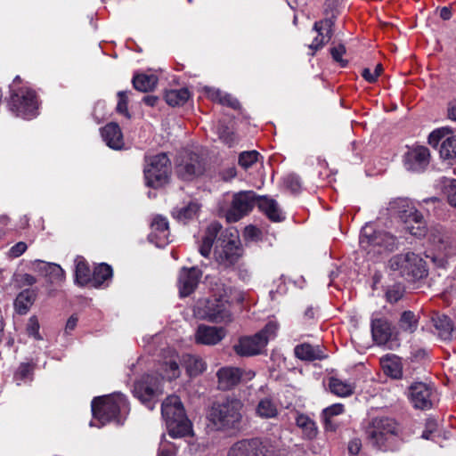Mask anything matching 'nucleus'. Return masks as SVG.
Wrapping results in <instances>:
<instances>
[{
    "instance_id": "3c124183",
    "label": "nucleus",
    "mask_w": 456,
    "mask_h": 456,
    "mask_svg": "<svg viewBox=\"0 0 456 456\" xmlns=\"http://www.w3.org/2000/svg\"><path fill=\"white\" fill-rule=\"evenodd\" d=\"M284 184L292 192H298L301 189V179L296 174H289L284 177Z\"/></svg>"
},
{
    "instance_id": "69168bd1",
    "label": "nucleus",
    "mask_w": 456,
    "mask_h": 456,
    "mask_svg": "<svg viewBox=\"0 0 456 456\" xmlns=\"http://www.w3.org/2000/svg\"><path fill=\"white\" fill-rule=\"evenodd\" d=\"M205 92L207 94V96L213 102H218L220 101V98L222 96L223 92L219 89L211 88V87H206Z\"/></svg>"
},
{
    "instance_id": "72a5a7b5",
    "label": "nucleus",
    "mask_w": 456,
    "mask_h": 456,
    "mask_svg": "<svg viewBox=\"0 0 456 456\" xmlns=\"http://www.w3.org/2000/svg\"><path fill=\"white\" fill-rule=\"evenodd\" d=\"M384 372L393 379H399L403 376L402 365L397 356L387 354L381 358Z\"/></svg>"
},
{
    "instance_id": "4be33fe9",
    "label": "nucleus",
    "mask_w": 456,
    "mask_h": 456,
    "mask_svg": "<svg viewBox=\"0 0 456 456\" xmlns=\"http://www.w3.org/2000/svg\"><path fill=\"white\" fill-rule=\"evenodd\" d=\"M428 240L438 251L445 256L452 253L453 238L451 233L443 227H432L428 233Z\"/></svg>"
},
{
    "instance_id": "a211bd4d",
    "label": "nucleus",
    "mask_w": 456,
    "mask_h": 456,
    "mask_svg": "<svg viewBox=\"0 0 456 456\" xmlns=\"http://www.w3.org/2000/svg\"><path fill=\"white\" fill-rule=\"evenodd\" d=\"M202 272L196 266L183 267L178 275V288L180 296L184 297L191 295L197 288Z\"/></svg>"
},
{
    "instance_id": "dca6fc26",
    "label": "nucleus",
    "mask_w": 456,
    "mask_h": 456,
    "mask_svg": "<svg viewBox=\"0 0 456 456\" xmlns=\"http://www.w3.org/2000/svg\"><path fill=\"white\" fill-rule=\"evenodd\" d=\"M227 456H271V452L259 438L243 439L232 445Z\"/></svg>"
},
{
    "instance_id": "412c9836",
    "label": "nucleus",
    "mask_w": 456,
    "mask_h": 456,
    "mask_svg": "<svg viewBox=\"0 0 456 456\" xmlns=\"http://www.w3.org/2000/svg\"><path fill=\"white\" fill-rule=\"evenodd\" d=\"M429 157V150L427 147L419 146L408 151L405 156L404 166L407 170L421 172L428 165Z\"/></svg>"
},
{
    "instance_id": "7c9ffc66",
    "label": "nucleus",
    "mask_w": 456,
    "mask_h": 456,
    "mask_svg": "<svg viewBox=\"0 0 456 456\" xmlns=\"http://www.w3.org/2000/svg\"><path fill=\"white\" fill-rule=\"evenodd\" d=\"M256 414L261 419H275L279 415L277 403L270 396L261 398L256 406Z\"/></svg>"
},
{
    "instance_id": "09e8293b",
    "label": "nucleus",
    "mask_w": 456,
    "mask_h": 456,
    "mask_svg": "<svg viewBox=\"0 0 456 456\" xmlns=\"http://www.w3.org/2000/svg\"><path fill=\"white\" fill-rule=\"evenodd\" d=\"M34 371V365L29 362L21 363L17 369L14 379L19 381L18 385H20V381H25L26 379H32V375Z\"/></svg>"
},
{
    "instance_id": "aec40b11",
    "label": "nucleus",
    "mask_w": 456,
    "mask_h": 456,
    "mask_svg": "<svg viewBox=\"0 0 456 456\" xmlns=\"http://www.w3.org/2000/svg\"><path fill=\"white\" fill-rule=\"evenodd\" d=\"M388 210L404 223H410L412 218H420V213L415 208L411 201L407 198H397L388 204Z\"/></svg>"
},
{
    "instance_id": "774afa93",
    "label": "nucleus",
    "mask_w": 456,
    "mask_h": 456,
    "mask_svg": "<svg viewBox=\"0 0 456 456\" xmlns=\"http://www.w3.org/2000/svg\"><path fill=\"white\" fill-rule=\"evenodd\" d=\"M77 317L75 316V315H71L68 321H67V323H66V326H65V331L67 333L74 330V329L76 328L77 326Z\"/></svg>"
},
{
    "instance_id": "bb28decb",
    "label": "nucleus",
    "mask_w": 456,
    "mask_h": 456,
    "mask_svg": "<svg viewBox=\"0 0 456 456\" xmlns=\"http://www.w3.org/2000/svg\"><path fill=\"white\" fill-rule=\"evenodd\" d=\"M370 326L373 340L378 345L387 344L392 336L391 323L386 319L379 318L372 320Z\"/></svg>"
},
{
    "instance_id": "864d4df0",
    "label": "nucleus",
    "mask_w": 456,
    "mask_h": 456,
    "mask_svg": "<svg viewBox=\"0 0 456 456\" xmlns=\"http://www.w3.org/2000/svg\"><path fill=\"white\" fill-rule=\"evenodd\" d=\"M346 53V47L343 45H338L330 49V54L333 60L339 63L341 67L347 65V61L343 59V55Z\"/></svg>"
},
{
    "instance_id": "bf43d9fd",
    "label": "nucleus",
    "mask_w": 456,
    "mask_h": 456,
    "mask_svg": "<svg viewBox=\"0 0 456 456\" xmlns=\"http://www.w3.org/2000/svg\"><path fill=\"white\" fill-rule=\"evenodd\" d=\"M39 328L40 326L37 318L36 316H31L27 325V331L28 335L33 336L37 340L41 339Z\"/></svg>"
},
{
    "instance_id": "473e14b6",
    "label": "nucleus",
    "mask_w": 456,
    "mask_h": 456,
    "mask_svg": "<svg viewBox=\"0 0 456 456\" xmlns=\"http://www.w3.org/2000/svg\"><path fill=\"white\" fill-rule=\"evenodd\" d=\"M221 230L222 225L217 222L211 223L208 226L206 234L203 237L202 243L200 247V253L201 256L208 257L210 255L214 240Z\"/></svg>"
},
{
    "instance_id": "79ce46f5",
    "label": "nucleus",
    "mask_w": 456,
    "mask_h": 456,
    "mask_svg": "<svg viewBox=\"0 0 456 456\" xmlns=\"http://www.w3.org/2000/svg\"><path fill=\"white\" fill-rule=\"evenodd\" d=\"M189 97L190 92L187 88L169 90L165 94L167 103L173 107L183 105Z\"/></svg>"
},
{
    "instance_id": "e2e57ef3",
    "label": "nucleus",
    "mask_w": 456,
    "mask_h": 456,
    "mask_svg": "<svg viewBox=\"0 0 456 456\" xmlns=\"http://www.w3.org/2000/svg\"><path fill=\"white\" fill-rule=\"evenodd\" d=\"M362 449V441L359 438H353L348 442L347 450L351 456H356Z\"/></svg>"
},
{
    "instance_id": "2f4dec72",
    "label": "nucleus",
    "mask_w": 456,
    "mask_h": 456,
    "mask_svg": "<svg viewBox=\"0 0 456 456\" xmlns=\"http://www.w3.org/2000/svg\"><path fill=\"white\" fill-rule=\"evenodd\" d=\"M258 208L273 222H281L284 219L278 203L273 199L267 197L259 198Z\"/></svg>"
},
{
    "instance_id": "f03ea898",
    "label": "nucleus",
    "mask_w": 456,
    "mask_h": 456,
    "mask_svg": "<svg viewBox=\"0 0 456 456\" xmlns=\"http://www.w3.org/2000/svg\"><path fill=\"white\" fill-rule=\"evenodd\" d=\"M161 414L171 437L179 438L192 434L191 423L177 395H170L164 400L161 404Z\"/></svg>"
},
{
    "instance_id": "423d86ee",
    "label": "nucleus",
    "mask_w": 456,
    "mask_h": 456,
    "mask_svg": "<svg viewBox=\"0 0 456 456\" xmlns=\"http://www.w3.org/2000/svg\"><path fill=\"white\" fill-rule=\"evenodd\" d=\"M388 266L393 272L409 281L420 280L428 274L425 261L413 252L392 256Z\"/></svg>"
},
{
    "instance_id": "6e6552de",
    "label": "nucleus",
    "mask_w": 456,
    "mask_h": 456,
    "mask_svg": "<svg viewBox=\"0 0 456 456\" xmlns=\"http://www.w3.org/2000/svg\"><path fill=\"white\" fill-rule=\"evenodd\" d=\"M8 107L15 116L31 119L38 115L39 103L35 91L22 87L12 89Z\"/></svg>"
},
{
    "instance_id": "603ef678",
    "label": "nucleus",
    "mask_w": 456,
    "mask_h": 456,
    "mask_svg": "<svg viewBox=\"0 0 456 456\" xmlns=\"http://www.w3.org/2000/svg\"><path fill=\"white\" fill-rule=\"evenodd\" d=\"M118 102L117 105V111L120 114H123L126 118H130V114L128 111L127 104L128 99L126 91H119L118 93Z\"/></svg>"
},
{
    "instance_id": "4d7b16f0",
    "label": "nucleus",
    "mask_w": 456,
    "mask_h": 456,
    "mask_svg": "<svg viewBox=\"0 0 456 456\" xmlns=\"http://www.w3.org/2000/svg\"><path fill=\"white\" fill-rule=\"evenodd\" d=\"M437 427L438 424L435 419H428L421 437L426 440L433 439V434L437 431Z\"/></svg>"
},
{
    "instance_id": "58836bf2",
    "label": "nucleus",
    "mask_w": 456,
    "mask_h": 456,
    "mask_svg": "<svg viewBox=\"0 0 456 456\" xmlns=\"http://www.w3.org/2000/svg\"><path fill=\"white\" fill-rule=\"evenodd\" d=\"M132 83L136 90L147 93L156 87L158 77L154 75L140 74L134 77Z\"/></svg>"
},
{
    "instance_id": "a19ab883",
    "label": "nucleus",
    "mask_w": 456,
    "mask_h": 456,
    "mask_svg": "<svg viewBox=\"0 0 456 456\" xmlns=\"http://www.w3.org/2000/svg\"><path fill=\"white\" fill-rule=\"evenodd\" d=\"M398 325L403 331L412 334L418 328L419 317L411 311H404L400 316Z\"/></svg>"
},
{
    "instance_id": "de8ad7c7",
    "label": "nucleus",
    "mask_w": 456,
    "mask_h": 456,
    "mask_svg": "<svg viewBox=\"0 0 456 456\" xmlns=\"http://www.w3.org/2000/svg\"><path fill=\"white\" fill-rule=\"evenodd\" d=\"M162 370L164 372V378L171 380L176 379L180 375L179 365L177 360L171 358L169 361H166L162 364Z\"/></svg>"
},
{
    "instance_id": "1a4fd4ad",
    "label": "nucleus",
    "mask_w": 456,
    "mask_h": 456,
    "mask_svg": "<svg viewBox=\"0 0 456 456\" xmlns=\"http://www.w3.org/2000/svg\"><path fill=\"white\" fill-rule=\"evenodd\" d=\"M400 425L393 418L379 416L370 422L366 435L369 442L377 448H382L388 440L400 433Z\"/></svg>"
},
{
    "instance_id": "338daca9",
    "label": "nucleus",
    "mask_w": 456,
    "mask_h": 456,
    "mask_svg": "<svg viewBox=\"0 0 456 456\" xmlns=\"http://www.w3.org/2000/svg\"><path fill=\"white\" fill-rule=\"evenodd\" d=\"M220 176L223 181H230L234 178L237 175L236 168L234 167H230L220 172Z\"/></svg>"
},
{
    "instance_id": "39448f33",
    "label": "nucleus",
    "mask_w": 456,
    "mask_h": 456,
    "mask_svg": "<svg viewBox=\"0 0 456 456\" xmlns=\"http://www.w3.org/2000/svg\"><path fill=\"white\" fill-rule=\"evenodd\" d=\"M195 314L215 323H230L232 322L231 303L226 296L215 297L200 300L195 306Z\"/></svg>"
},
{
    "instance_id": "6e6d98bb",
    "label": "nucleus",
    "mask_w": 456,
    "mask_h": 456,
    "mask_svg": "<svg viewBox=\"0 0 456 456\" xmlns=\"http://www.w3.org/2000/svg\"><path fill=\"white\" fill-rule=\"evenodd\" d=\"M403 295V289L401 285H394L387 290V299L390 303H396L402 298Z\"/></svg>"
},
{
    "instance_id": "0eeeda50",
    "label": "nucleus",
    "mask_w": 456,
    "mask_h": 456,
    "mask_svg": "<svg viewBox=\"0 0 456 456\" xmlns=\"http://www.w3.org/2000/svg\"><path fill=\"white\" fill-rule=\"evenodd\" d=\"M278 327L276 322H269L254 336L240 338L238 343L233 346L234 352L240 356H252L261 354L269 340L276 337Z\"/></svg>"
},
{
    "instance_id": "c85d7f7f",
    "label": "nucleus",
    "mask_w": 456,
    "mask_h": 456,
    "mask_svg": "<svg viewBox=\"0 0 456 456\" xmlns=\"http://www.w3.org/2000/svg\"><path fill=\"white\" fill-rule=\"evenodd\" d=\"M34 265L38 271L48 277L51 283L61 282L65 278L63 269L57 264L36 260Z\"/></svg>"
},
{
    "instance_id": "680f3d73",
    "label": "nucleus",
    "mask_w": 456,
    "mask_h": 456,
    "mask_svg": "<svg viewBox=\"0 0 456 456\" xmlns=\"http://www.w3.org/2000/svg\"><path fill=\"white\" fill-rule=\"evenodd\" d=\"M176 447L170 443H161L157 456H175Z\"/></svg>"
},
{
    "instance_id": "f704fd0d",
    "label": "nucleus",
    "mask_w": 456,
    "mask_h": 456,
    "mask_svg": "<svg viewBox=\"0 0 456 456\" xmlns=\"http://www.w3.org/2000/svg\"><path fill=\"white\" fill-rule=\"evenodd\" d=\"M75 264V282L80 286L90 283L92 273L87 262L83 257L77 256Z\"/></svg>"
},
{
    "instance_id": "c9c22d12",
    "label": "nucleus",
    "mask_w": 456,
    "mask_h": 456,
    "mask_svg": "<svg viewBox=\"0 0 456 456\" xmlns=\"http://www.w3.org/2000/svg\"><path fill=\"white\" fill-rule=\"evenodd\" d=\"M295 420L296 425L302 430L305 438L314 439L317 436L316 424L310 417L303 413H297Z\"/></svg>"
},
{
    "instance_id": "f3484780",
    "label": "nucleus",
    "mask_w": 456,
    "mask_h": 456,
    "mask_svg": "<svg viewBox=\"0 0 456 456\" xmlns=\"http://www.w3.org/2000/svg\"><path fill=\"white\" fill-rule=\"evenodd\" d=\"M432 388L424 382H415L409 387V398L416 409L427 410L432 407Z\"/></svg>"
},
{
    "instance_id": "a878e982",
    "label": "nucleus",
    "mask_w": 456,
    "mask_h": 456,
    "mask_svg": "<svg viewBox=\"0 0 456 456\" xmlns=\"http://www.w3.org/2000/svg\"><path fill=\"white\" fill-rule=\"evenodd\" d=\"M106 144L113 150H121L124 146L123 134L117 123H109L101 130Z\"/></svg>"
},
{
    "instance_id": "2eb2a0df",
    "label": "nucleus",
    "mask_w": 456,
    "mask_h": 456,
    "mask_svg": "<svg viewBox=\"0 0 456 456\" xmlns=\"http://www.w3.org/2000/svg\"><path fill=\"white\" fill-rule=\"evenodd\" d=\"M161 379L156 375L145 374L134 386V395L150 410L154 409L152 400L160 390Z\"/></svg>"
},
{
    "instance_id": "c756f323",
    "label": "nucleus",
    "mask_w": 456,
    "mask_h": 456,
    "mask_svg": "<svg viewBox=\"0 0 456 456\" xmlns=\"http://www.w3.org/2000/svg\"><path fill=\"white\" fill-rule=\"evenodd\" d=\"M296 357L303 361L322 360L326 357L319 346H312L308 343L297 345L294 348Z\"/></svg>"
},
{
    "instance_id": "5701e85b",
    "label": "nucleus",
    "mask_w": 456,
    "mask_h": 456,
    "mask_svg": "<svg viewBox=\"0 0 456 456\" xmlns=\"http://www.w3.org/2000/svg\"><path fill=\"white\" fill-rule=\"evenodd\" d=\"M335 23V17L326 18L314 24V30L318 33V36L313 40L309 47L313 50L322 48L328 43L333 35V26Z\"/></svg>"
},
{
    "instance_id": "37998d69",
    "label": "nucleus",
    "mask_w": 456,
    "mask_h": 456,
    "mask_svg": "<svg viewBox=\"0 0 456 456\" xmlns=\"http://www.w3.org/2000/svg\"><path fill=\"white\" fill-rule=\"evenodd\" d=\"M199 211V205L195 202H189L186 206L176 208L172 211L174 218L181 222L191 219Z\"/></svg>"
},
{
    "instance_id": "052dcab7",
    "label": "nucleus",
    "mask_w": 456,
    "mask_h": 456,
    "mask_svg": "<svg viewBox=\"0 0 456 456\" xmlns=\"http://www.w3.org/2000/svg\"><path fill=\"white\" fill-rule=\"evenodd\" d=\"M219 138L229 147L232 146L235 142V137L232 132L229 131L227 127L221 126L218 128Z\"/></svg>"
},
{
    "instance_id": "9b49d317",
    "label": "nucleus",
    "mask_w": 456,
    "mask_h": 456,
    "mask_svg": "<svg viewBox=\"0 0 456 456\" xmlns=\"http://www.w3.org/2000/svg\"><path fill=\"white\" fill-rule=\"evenodd\" d=\"M206 171L204 158L195 152L185 151L177 159L175 173L183 181H192Z\"/></svg>"
},
{
    "instance_id": "20e7f679",
    "label": "nucleus",
    "mask_w": 456,
    "mask_h": 456,
    "mask_svg": "<svg viewBox=\"0 0 456 456\" xmlns=\"http://www.w3.org/2000/svg\"><path fill=\"white\" fill-rule=\"evenodd\" d=\"M359 243L361 248L370 257H375L386 252H392L398 248L397 238L385 231H377L372 225L362 227Z\"/></svg>"
},
{
    "instance_id": "c03bdc74",
    "label": "nucleus",
    "mask_w": 456,
    "mask_h": 456,
    "mask_svg": "<svg viewBox=\"0 0 456 456\" xmlns=\"http://www.w3.org/2000/svg\"><path fill=\"white\" fill-rule=\"evenodd\" d=\"M183 361L190 376H196L206 369V363L199 356L187 354L184 356Z\"/></svg>"
},
{
    "instance_id": "4c0bfd02",
    "label": "nucleus",
    "mask_w": 456,
    "mask_h": 456,
    "mask_svg": "<svg viewBox=\"0 0 456 456\" xmlns=\"http://www.w3.org/2000/svg\"><path fill=\"white\" fill-rule=\"evenodd\" d=\"M36 294L33 290L24 289L16 297L14 305L20 314H25L33 305Z\"/></svg>"
},
{
    "instance_id": "4468645a",
    "label": "nucleus",
    "mask_w": 456,
    "mask_h": 456,
    "mask_svg": "<svg viewBox=\"0 0 456 456\" xmlns=\"http://www.w3.org/2000/svg\"><path fill=\"white\" fill-rule=\"evenodd\" d=\"M428 143L437 148L440 144L439 153L444 159H456V134L447 127L434 130L428 136Z\"/></svg>"
},
{
    "instance_id": "e433bc0d",
    "label": "nucleus",
    "mask_w": 456,
    "mask_h": 456,
    "mask_svg": "<svg viewBox=\"0 0 456 456\" xmlns=\"http://www.w3.org/2000/svg\"><path fill=\"white\" fill-rule=\"evenodd\" d=\"M113 274L112 268L110 265L102 263L97 265L93 273L91 278L92 285L95 288H99L102 286L105 281L111 279Z\"/></svg>"
},
{
    "instance_id": "6ab92c4d",
    "label": "nucleus",
    "mask_w": 456,
    "mask_h": 456,
    "mask_svg": "<svg viewBox=\"0 0 456 456\" xmlns=\"http://www.w3.org/2000/svg\"><path fill=\"white\" fill-rule=\"evenodd\" d=\"M226 334L227 331L223 327L200 324L195 333V341L201 345L215 346L221 342Z\"/></svg>"
},
{
    "instance_id": "393cba45",
    "label": "nucleus",
    "mask_w": 456,
    "mask_h": 456,
    "mask_svg": "<svg viewBox=\"0 0 456 456\" xmlns=\"http://www.w3.org/2000/svg\"><path fill=\"white\" fill-rule=\"evenodd\" d=\"M218 387L221 390H229L237 386L241 378L242 370L235 367H223L216 373Z\"/></svg>"
},
{
    "instance_id": "13d9d810",
    "label": "nucleus",
    "mask_w": 456,
    "mask_h": 456,
    "mask_svg": "<svg viewBox=\"0 0 456 456\" xmlns=\"http://www.w3.org/2000/svg\"><path fill=\"white\" fill-rule=\"evenodd\" d=\"M219 104L230 107L233 110H239L240 108V103L236 98L232 94L224 92L220 98Z\"/></svg>"
},
{
    "instance_id": "9d476101",
    "label": "nucleus",
    "mask_w": 456,
    "mask_h": 456,
    "mask_svg": "<svg viewBox=\"0 0 456 456\" xmlns=\"http://www.w3.org/2000/svg\"><path fill=\"white\" fill-rule=\"evenodd\" d=\"M171 172V162L164 152L150 157L144 167L146 185L159 188L168 183Z\"/></svg>"
},
{
    "instance_id": "0e129e2a",
    "label": "nucleus",
    "mask_w": 456,
    "mask_h": 456,
    "mask_svg": "<svg viewBox=\"0 0 456 456\" xmlns=\"http://www.w3.org/2000/svg\"><path fill=\"white\" fill-rule=\"evenodd\" d=\"M27 248L28 247L25 242L20 241L10 248L9 254L12 257H19L26 251Z\"/></svg>"
},
{
    "instance_id": "f8f14e48",
    "label": "nucleus",
    "mask_w": 456,
    "mask_h": 456,
    "mask_svg": "<svg viewBox=\"0 0 456 456\" xmlns=\"http://www.w3.org/2000/svg\"><path fill=\"white\" fill-rule=\"evenodd\" d=\"M240 256L241 249L238 236L232 232L229 236L222 234L215 248L216 262L224 267H230L237 263Z\"/></svg>"
},
{
    "instance_id": "f257e3e1",
    "label": "nucleus",
    "mask_w": 456,
    "mask_h": 456,
    "mask_svg": "<svg viewBox=\"0 0 456 456\" xmlns=\"http://www.w3.org/2000/svg\"><path fill=\"white\" fill-rule=\"evenodd\" d=\"M244 404L235 397H227L223 402L215 403L208 413V420L216 430H236L242 421Z\"/></svg>"
},
{
    "instance_id": "ea45409f",
    "label": "nucleus",
    "mask_w": 456,
    "mask_h": 456,
    "mask_svg": "<svg viewBox=\"0 0 456 456\" xmlns=\"http://www.w3.org/2000/svg\"><path fill=\"white\" fill-rule=\"evenodd\" d=\"M330 392L338 396H348L354 393V387L352 383L343 381L338 378L331 377L329 380Z\"/></svg>"
},
{
    "instance_id": "7ed1b4c3",
    "label": "nucleus",
    "mask_w": 456,
    "mask_h": 456,
    "mask_svg": "<svg viewBox=\"0 0 456 456\" xmlns=\"http://www.w3.org/2000/svg\"><path fill=\"white\" fill-rule=\"evenodd\" d=\"M94 417L102 424L115 421L122 424L130 411L129 403L126 396L120 393L111 395L94 398L92 402Z\"/></svg>"
},
{
    "instance_id": "cd10ccee",
    "label": "nucleus",
    "mask_w": 456,
    "mask_h": 456,
    "mask_svg": "<svg viewBox=\"0 0 456 456\" xmlns=\"http://www.w3.org/2000/svg\"><path fill=\"white\" fill-rule=\"evenodd\" d=\"M432 323L440 339L444 341L452 340L454 325L448 316L444 314H436L432 317Z\"/></svg>"
},
{
    "instance_id": "8fccbe9b",
    "label": "nucleus",
    "mask_w": 456,
    "mask_h": 456,
    "mask_svg": "<svg viewBox=\"0 0 456 456\" xmlns=\"http://www.w3.org/2000/svg\"><path fill=\"white\" fill-rule=\"evenodd\" d=\"M259 153L256 151H243L239 156V164L244 169L252 167L258 160Z\"/></svg>"
},
{
    "instance_id": "5fc2aeb1",
    "label": "nucleus",
    "mask_w": 456,
    "mask_h": 456,
    "mask_svg": "<svg viewBox=\"0 0 456 456\" xmlns=\"http://www.w3.org/2000/svg\"><path fill=\"white\" fill-rule=\"evenodd\" d=\"M344 411V405L340 403L333 404L330 407H327L323 410L324 420L326 421V428H328V424L330 423V419L333 416H337L342 413Z\"/></svg>"
},
{
    "instance_id": "49530a36",
    "label": "nucleus",
    "mask_w": 456,
    "mask_h": 456,
    "mask_svg": "<svg viewBox=\"0 0 456 456\" xmlns=\"http://www.w3.org/2000/svg\"><path fill=\"white\" fill-rule=\"evenodd\" d=\"M404 224L405 230L415 237H422L427 233L426 224L421 214L420 218H412L410 223Z\"/></svg>"
},
{
    "instance_id": "b1692460",
    "label": "nucleus",
    "mask_w": 456,
    "mask_h": 456,
    "mask_svg": "<svg viewBox=\"0 0 456 456\" xmlns=\"http://www.w3.org/2000/svg\"><path fill=\"white\" fill-rule=\"evenodd\" d=\"M151 232L150 240L153 241L157 247H165L169 242V224L167 217L158 215L154 216L151 222Z\"/></svg>"
},
{
    "instance_id": "a18cd8bd",
    "label": "nucleus",
    "mask_w": 456,
    "mask_h": 456,
    "mask_svg": "<svg viewBox=\"0 0 456 456\" xmlns=\"http://www.w3.org/2000/svg\"><path fill=\"white\" fill-rule=\"evenodd\" d=\"M442 191L449 204L456 208V179L443 177Z\"/></svg>"
},
{
    "instance_id": "ddd939ff",
    "label": "nucleus",
    "mask_w": 456,
    "mask_h": 456,
    "mask_svg": "<svg viewBox=\"0 0 456 456\" xmlns=\"http://www.w3.org/2000/svg\"><path fill=\"white\" fill-rule=\"evenodd\" d=\"M258 204V199L252 191H240L233 195L231 208L226 212L229 223H234L248 215Z\"/></svg>"
}]
</instances>
